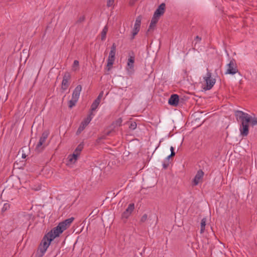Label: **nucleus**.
<instances>
[{
    "label": "nucleus",
    "instance_id": "f257e3e1",
    "mask_svg": "<svg viewBox=\"0 0 257 257\" xmlns=\"http://www.w3.org/2000/svg\"><path fill=\"white\" fill-rule=\"evenodd\" d=\"M235 116L237 121L241 122L239 128L240 135L242 137L247 136L249 133V118L246 117L247 115L242 111L236 110L235 111Z\"/></svg>",
    "mask_w": 257,
    "mask_h": 257
},
{
    "label": "nucleus",
    "instance_id": "f03ea898",
    "mask_svg": "<svg viewBox=\"0 0 257 257\" xmlns=\"http://www.w3.org/2000/svg\"><path fill=\"white\" fill-rule=\"evenodd\" d=\"M53 240L52 237L48 236V234L45 235L42 242L39 247V251L40 252L41 254L40 257H42L47 250V249L49 247L51 242Z\"/></svg>",
    "mask_w": 257,
    "mask_h": 257
},
{
    "label": "nucleus",
    "instance_id": "7ed1b4c3",
    "mask_svg": "<svg viewBox=\"0 0 257 257\" xmlns=\"http://www.w3.org/2000/svg\"><path fill=\"white\" fill-rule=\"evenodd\" d=\"M49 135V131L48 130L45 131L43 133L42 136L40 138L39 141L36 146V150L38 152L41 151L46 146L45 144V142L46 139L48 138Z\"/></svg>",
    "mask_w": 257,
    "mask_h": 257
},
{
    "label": "nucleus",
    "instance_id": "20e7f679",
    "mask_svg": "<svg viewBox=\"0 0 257 257\" xmlns=\"http://www.w3.org/2000/svg\"><path fill=\"white\" fill-rule=\"evenodd\" d=\"M115 53L116 45L115 43H113L107 59V66L108 67V70H109L112 66V65L115 60Z\"/></svg>",
    "mask_w": 257,
    "mask_h": 257
},
{
    "label": "nucleus",
    "instance_id": "39448f33",
    "mask_svg": "<svg viewBox=\"0 0 257 257\" xmlns=\"http://www.w3.org/2000/svg\"><path fill=\"white\" fill-rule=\"evenodd\" d=\"M238 71L235 60L232 59L229 63L226 65V74L234 75Z\"/></svg>",
    "mask_w": 257,
    "mask_h": 257
},
{
    "label": "nucleus",
    "instance_id": "423d86ee",
    "mask_svg": "<svg viewBox=\"0 0 257 257\" xmlns=\"http://www.w3.org/2000/svg\"><path fill=\"white\" fill-rule=\"evenodd\" d=\"M206 82V86L204 88L205 90L211 89L215 83V79L211 78V73L208 71L206 76L204 77Z\"/></svg>",
    "mask_w": 257,
    "mask_h": 257
},
{
    "label": "nucleus",
    "instance_id": "0eeeda50",
    "mask_svg": "<svg viewBox=\"0 0 257 257\" xmlns=\"http://www.w3.org/2000/svg\"><path fill=\"white\" fill-rule=\"evenodd\" d=\"M64 230L65 229L59 223L56 227L47 233L48 236L52 237L54 239L55 237L59 236Z\"/></svg>",
    "mask_w": 257,
    "mask_h": 257
},
{
    "label": "nucleus",
    "instance_id": "6e6552de",
    "mask_svg": "<svg viewBox=\"0 0 257 257\" xmlns=\"http://www.w3.org/2000/svg\"><path fill=\"white\" fill-rule=\"evenodd\" d=\"M92 119L91 114H90L86 118H85L81 123L79 127H78L76 135H79L85 128V127L90 123Z\"/></svg>",
    "mask_w": 257,
    "mask_h": 257
},
{
    "label": "nucleus",
    "instance_id": "1a4fd4ad",
    "mask_svg": "<svg viewBox=\"0 0 257 257\" xmlns=\"http://www.w3.org/2000/svg\"><path fill=\"white\" fill-rule=\"evenodd\" d=\"M70 78L71 75L69 72H66L64 73L63 77L61 87V88L63 90H65L68 88L69 85V81L70 80Z\"/></svg>",
    "mask_w": 257,
    "mask_h": 257
},
{
    "label": "nucleus",
    "instance_id": "9d476101",
    "mask_svg": "<svg viewBox=\"0 0 257 257\" xmlns=\"http://www.w3.org/2000/svg\"><path fill=\"white\" fill-rule=\"evenodd\" d=\"M204 172L202 171V170H198L193 180V185H197L199 184V183L202 180Z\"/></svg>",
    "mask_w": 257,
    "mask_h": 257
},
{
    "label": "nucleus",
    "instance_id": "9b49d317",
    "mask_svg": "<svg viewBox=\"0 0 257 257\" xmlns=\"http://www.w3.org/2000/svg\"><path fill=\"white\" fill-rule=\"evenodd\" d=\"M135 209L134 203H131L128 205L127 208L122 214V218L127 219Z\"/></svg>",
    "mask_w": 257,
    "mask_h": 257
},
{
    "label": "nucleus",
    "instance_id": "f8f14e48",
    "mask_svg": "<svg viewBox=\"0 0 257 257\" xmlns=\"http://www.w3.org/2000/svg\"><path fill=\"white\" fill-rule=\"evenodd\" d=\"M103 95V91H101L96 99L93 101L92 104L91 105V111H94L97 108L99 105L100 100L102 98Z\"/></svg>",
    "mask_w": 257,
    "mask_h": 257
},
{
    "label": "nucleus",
    "instance_id": "ddd939ff",
    "mask_svg": "<svg viewBox=\"0 0 257 257\" xmlns=\"http://www.w3.org/2000/svg\"><path fill=\"white\" fill-rule=\"evenodd\" d=\"M165 4L162 3L155 11L154 16L160 18L165 13Z\"/></svg>",
    "mask_w": 257,
    "mask_h": 257
},
{
    "label": "nucleus",
    "instance_id": "4468645a",
    "mask_svg": "<svg viewBox=\"0 0 257 257\" xmlns=\"http://www.w3.org/2000/svg\"><path fill=\"white\" fill-rule=\"evenodd\" d=\"M159 19V18L155 17V16L153 15L151 21L150 25L147 32V35H148L150 32H152L154 30L155 27H156V24L158 22Z\"/></svg>",
    "mask_w": 257,
    "mask_h": 257
},
{
    "label": "nucleus",
    "instance_id": "2eb2a0df",
    "mask_svg": "<svg viewBox=\"0 0 257 257\" xmlns=\"http://www.w3.org/2000/svg\"><path fill=\"white\" fill-rule=\"evenodd\" d=\"M179 96L177 94H174L171 95L168 103L170 105L173 106H177L179 103Z\"/></svg>",
    "mask_w": 257,
    "mask_h": 257
},
{
    "label": "nucleus",
    "instance_id": "dca6fc26",
    "mask_svg": "<svg viewBox=\"0 0 257 257\" xmlns=\"http://www.w3.org/2000/svg\"><path fill=\"white\" fill-rule=\"evenodd\" d=\"M74 219V217H71L63 221L60 222L59 224L65 230H66L67 228H68L70 226V224L72 223Z\"/></svg>",
    "mask_w": 257,
    "mask_h": 257
},
{
    "label": "nucleus",
    "instance_id": "f3484780",
    "mask_svg": "<svg viewBox=\"0 0 257 257\" xmlns=\"http://www.w3.org/2000/svg\"><path fill=\"white\" fill-rule=\"evenodd\" d=\"M81 90H82L81 85H77L75 87V89L74 90V91L72 93V97L78 99L79 96H80V92L81 91Z\"/></svg>",
    "mask_w": 257,
    "mask_h": 257
},
{
    "label": "nucleus",
    "instance_id": "a211bd4d",
    "mask_svg": "<svg viewBox=\"0 0 257 257\" xmlns=\"http://www.w3.org/2000/svg\"><path fill=\"white\" fill-rule=\"evenodd\" d=\"M245 114L247 115L246 118H248L249 120V122L251 125L253 126L257 125V117L255 116H251L249 114L247 113H245Z\"/></svg>",
    "mask_w": 257,
    "mask_h": 257
},
{
    "label": "nucleus",
    "instance_id": "6ab92c4d",
    "mask_svg": "<svg viewBox=\"0 0 257 257\" xmlns=\"http://www.w3.org/2000/svg\"><path fill=\"white\" fill-rule=\"evenodd\" d=\"M122 121V120L121 118H119L115 121L113 122L111 125L112 127V130H113L116 127L120 126L121 125Z\"/></svg>",
    "mask_w": 257,
    "mask_h": 257
},
{
    "label": "nucleus",
    "instance_id": "aec40b11",
    "mask_svg": "<svg viewBox=\"0 0 257 257\" xmlns=\"http://www.w3.org/2000/svg\"><path fill=\"white\" fill-rule=\"evenodd\" d=\"M135 62V57L134 56H130L127 65L130 69H132L134 68V63Z\"/></svg>",
    "mask_w": 257,
    "mask_h": 257
},
{
    "label": "nucleus",
    "instance_id": "412c9836",
    "mask_svg": "<svg viewBox=\"0 0 257 257\" xmlns=\"http://www.w3.org/2000/svg\"><path fill=\"white\" fill-rule=\"evenodd\" d=\"M206 218H203L202 219L200 223V233H203L205 230V227L206 225Z\"/></svg>",
    "mask_w": 257,
    "mask_h": 257
},
{
    "label": "nucleus",
    "instance_id": "4be33fe9",
    "mask_svg": "<svg viewBox=\"0 0 257 257\" xmlns=\"http://www.w3.org/2000/svg\"><path fill=\"white\" fill-rule=\"evenodd\" d=\"M79 155L78 154V153H76V152H74L73 155L72 156H69L68 157L69 161L71 162H75L78 157Z\"/></svg>",
    "mask_w": 257,
    "mask_h": 257
},
{
    "label": "nucleus",
    "instance_id": "5701e85b",
    "mask_svg": "<svg viewBox=\"0 0 257 257\" xmlns=\"http://www.w3.org/2000/svg\"><path fill=\"white\" fill-rule=\"evenodd\" d=\"M140 29V27L136 26L134 25L133 31H132V36L131 39H134L135 36L139 33Z\"/></svg>",
    "mask_w": 257,
    "mask_h": 257
},
{
    "label": "nucleus",
    "instance_id": "b1692460",
    "mask_svg": "<svg viewBox=\"0 0 257 257\" xmlns=\"http://www.w3.org/2000/svg\"><path fill=\"white\" fill-rule=\"evenodd\" d=\"M107 31H108V28H107V26H105L104 27V28L103 29V30L101 32V39L102 41H103L105 39Z\"/></svg>",
    "mask_w": 257,
    "mask_h": 257
},
{
    "label": "nucleus",
    "instance_id": "393cba45",
    "mask_svg": "<svg viewBox=\"0 0 257 257\" xmlns=\"http://www.w3.org/2000/svg\"><path fill=\"white\" fill-rule=\"evenodd\" d=\"M78 99L72 97L71 99L68 102V106L70 108H72L75 105Z\"/></svg>",
    "mask_w": 257,
    "mask_h": 257
},
{
    "label": "nucleus",
    "instance_id": "a878e982",
    "mask_svg": "<svg viewBox=\"0 0 257 257\" xmlns=\"http://www.w3.org/2000/svg\"><path fill=\"white\" fill-rule=\"evenodd\" d=\"M83 148V144L82 143L80 144L76 148L74 152H76V153H78V154L79 155L80 152L82 150Z\"/></svg>",
    "mask_w": 257,
    "mask_h": 257
},
{
    "label": "nucleus",
    "instance_id": "bb28decb",
    "mask_svg": "<svg viewBox=\"0 0 257 257\" xmlns=\"http://www.w3.org/2000/svg\"><path fill=\"white\" fill-rule=\"evenodd\" d=\"M79 64V63L78 60H74L72 66V69L74 71H76L78 69Z\"/></svg>",
    "mask_w": 257,
    "mask_h": 257
},
{
    "label": "nucleus",
    "instance_id": "cd10ccee",
    "mask_svg": "<svg viewBox=\"0 0 257 257\" xmlns=\"http://www.w3.org/2000/svg\"><path fill=\"white\" fill-rule=\"evenodd\" d=\"M142 21V17L141 16H138L136 20L135 24L134 25L138 27H141Z\"/></svg>",
    "mask_w": 257,
    "mask_h": 257
},
{
    "label": "nucleus",
    "instance_id": "c85d7f7f",
    "mask_svg": "<svg viewBox=\"0 0 257 257\" xmlns=\"http://www.w3.org/2000/svg\"><path fill=\"white\" fill-rule=\"evenodd\" d=\"M10 208V205L8 203H5L4 204L3 207L2 208V212H5L7 210H9Z\"/></svg>",
    "mask_w": 257,
    "mask_h": 257
},
{
    "label": "nucleus",
    "instance_id": "c756f323",
    "mask_svg": "<svg viewBox=\"0 0 257 257\" xmlns=\"http://www.w3.org/2000/svg\"><path fill=\"white\" fill-rule=\"evenodd\" d=\"M137 126V124L136 122H135V121L131 122V123H130V124L129 125V128L132 130H134L136 128Z\"/></svg>",
    "mask_w": 257,
    "mask_h": 257
},
{
    "label": "nucleus",
    "instance_id": "7c9ffc66",
    "mask_svg": "<svg viewBox=\"0 0 257 257\" xmlns=\"http://www.w3.org/2000/svg\"><path fill=\"white\" fill-rule=\"evenodd\" d=\"M148 219V215L146 214H144L140 219V222L141 223L145 222Z\"/></svg>",
    "mask_w": 257,
    "mask_h": 257
},
{
    "label": "nucleus",
    "instance_id": "2f4dec72",
    "mask_svg": "<svg viewBox=\"0 0 257 257\" xmlns=\"http://www.w3.org/2000/svg\"><path fill=\"white\" fill-rule=\"evenodd\" d=\"M170 150H171V155H169V156H168V159H170V157H173L175 155V153L174 152V147H171L170 148Z\"/></svg>",
    "mask_w": 257,
    "mask_h": 257
},
{
    "label": "nucleus",
    "instance_id": "473e14b6",
    "mask_svg": "<svg viewBox=\"0 0 257 257\" xmlns=\"http://www.w3.org/2000/svg\"><path fill=\"white\" fill-rule=\"evenodd\" d=\"M114 2V0H107V7H110L112 6Z\"/></svg>",
    "mask_w": 257,
    "mask_h": 257
},
{
    "label": "nucleus",
    "instance_id": "72a5a7b5",
    "mask_svg": "<svg viewBox=\"0 0 257 257\" xmlns=\"http://www.w3.org/2000/svg\"><path fill=\"white\" fill-rule=\"evenodd\" d=\"M85 20V17L84 16H81L79 19L78 20V22L81 23L83 22Z\"/></svg>",
    "mask_w": 257,
    "mask_h": 257
},
{
    "label": "nucleus",
    "instance_id": "f704fd0d",
    "mask_svg": "<svg viewBox=\"0 0 257 257\" xmlns=\"http://www.w3.org/2000/svg\"><path fill=\"white\" fill-rule=\"evenodd\" d=\"M170 159H168V157L166 158V160H165L164 162L165 164H168V165H169L170 164Z\"/></svg>",
    "mask_w": 257,
    "mask_h": 257
},
{
    "label": "nucleus",
    "instance_id": "c9c22d12",
    "mask_svg": "<svg viewBox=\"0 0 257 257\" xmlns=\"http://www.w3.org/2000/svg\"><path fill=\"white\" fill-rule=\"evenodd\" d=\"M168 166H169L168 164H165V163H163V167L164 169H167L168 167Z\"/></svg>",
    "mask_w": 257,
    "mask_h": 257
},
{
    "label": "nucleus",
    "instance_id": "e433bc0d",
    "mask_svg": "<svg viewBox=\"0 0 257 257\" xmlns=\"http://www.w3.org/2000/svg\"><path fill=\"white\" fill-rule=\"evenodd\" d=\"M111 132H112V130L109 131L105 133L104 135L106 136V137H107L110 135V134L111 133Z\"/></svg>",
    "mask_w": 257,
    "mask_h": 257
},
{
    "label": "nucleus",
    "instance_id": "4c0bfd02",
    "mask_svg": "<svg viewBox=\"0 0 257 257\" xmlns=\"http://www.w3.org/2000/svg\"><path fill=\"white\" fill-rule=\"evenodd\" d=\"M195 39L197 40L198 41H200L201 40V38L198 36H197L195 38Z\"/></svg>",
    "mask_w": 257,
    "mask_h": 257
},
{
    "label": "nucleus",
    "instance_id": "58836bf2",
    "mask_svg": "<svg viewBox=\"0 0 257 257\" xmlns=\"http://www.w3.org/2000/svg\"><path fill=\"white\" fill-rule=\"evenodd\" d=\"M106 136H105L104 135H103L102 136L99 137V140H104V139H106Z\"/></svg>",
    "mask_w": 257,
    "mask_h": 257
},
{
    "label": "nucleus",
    "instance_id": "ea45409f",
    "mask_svg": "<svg viewBox=\"0 0 257 257\" xmlns=\"http://www.w3.org/2000/svg\"><path fill=\"white\" fill-rule=\"evenodd\" d=\"M101 140H99V138L97 139V142L99 143Z\"/></svg>",
    "mask_w": 257,
    "mask_h": 257
}]
</instances>
